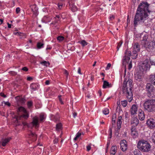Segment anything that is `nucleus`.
I'll list each match as a JSON object with an SVG mask.
<instances>
[{
  "instance_id": "nucleus-1",
  "label": "nucleus",
  "mask_w": 155,
  "mask_h": 155,
  "mask_svg": "<svg viewBox=\"0 0 155 155\" xmlns=\"http://www.w3.org/2000/svg\"><path fill=\"white\" fill-rule=\"evenodd\" d=\"M149 5L146 2L141 3L138 7L135 14L134 21V24L136 26L138 23H144L145 25L148 26V24L146 22L148 20L146 18L148 16L147 12H149Z\"/></svg>"
},
{
  "instance_id": "nucleus-2",
  "label": "nucleus",
  "mask_w": 155,
  "mask_h": 155,
  "mask_svg": "<svg viewBox=\"0 0 155 155\" xmlns=\"http://www.w3.org/2000/svg\"><path fill=\"white\" fill-rule=\"evenodd\" d=\"M132 82L131 79L129 78L127 81V79H125L122 87L123 93L125 94L126 97L129 102L131 101L133 99V94L131 89Z\"/></svg>"
},
{
  "instance_id": "nucleus-3",
  "label": "nucleus",
  "mask_w": 155,
  "mask_h": 155,
  "mask_svg": "<svg viewBox=\"0 0 155 155\" xmlns=\"http://www.w3.org/2000/svg\"><path fill=\"white\" fill-rule=\"evenodd\" d=\"M17 112L18 113L19 112H22L24 113L22 115H19L16 118L15 123H17V126L19 125L22 123L25 126L27 124L24 121V119H27L29 117V115L27 111L25 108L22 107H20L18 108Z\"/></svg>"
},
{
  "instance_id": "nucleus-4",
  "label": "nucleus",
  "mask_w": 155,
  "mask_h": 155,
  "mask_svg": "<svg viewBox=\"0 0 155 155\" xmlns=\"http://www.w3.org/2000/svg\"><path fill=\"white\" fill-rule=\"evenodd\" d=\"M137 147L140 151L145 152L149 151L151 148L150 143L147 141L143 140H140L138 142Z\"/></svg>"
},
{
  "instance_id": "nucleus-5",
  "label": "nucleus",
  "mask_w": 155,
  "mask_h": 155,
  "mask_svg": "<svg viewBox=\"0 0 155 155\" xmlns=\"http://www.w3.org/2000/svg\"><path fill=\"white\" fill-rule=\"evenodd\" d=\"M145 110L149 112H155V99L146 101L143 104Z\"/></svg>"
},
{
  "instance_id": "nucleus-6",
  "label": "nucleus",
  "mask_w": 155,
  "mask_h": 155,
  "mask_svg": "<svg viewBox=\"0 0 155 155\" xmlns=\"http://www.w3.org/2000/svg\"><path fill=\"white\" fill-rule=\"evenodd\" d=\"M137 52L136 51H134L133 53L131 54L130 51H128L127 50H126L124 53L125 55L123 57V62L124 65L125 64V67H126V64L124 62H128L130 59V56H131V58L133 59H136L137 58L138 54Z\"/></svg>"
},
{
  "instance_id": "nucleus-7",
  "label": "nucleus",
  "mask_w": 155,
  "mask_h": 155,
  "mask_svg": "<svg viewBox=\"0 0 155 155\" xmlns=\"http://www.w3.org/2000/svg\"><path fill=\"white\" fill-rule=\"evenodd\" d=\"M141 43L142 45L146 48L152 50L155 48V41H149L147 40H142Z\"/></svg>"
},
{
  "instance_id": "nucleus-8",
  "label": "nucleus",
  "mask_w": 155,
  "mask_h": 155,
  "mask_svg": "<svg viewBox=\"0 0 155 155\" xmlns=\"http://www.w3.org/2000/svg\"><path fill=\"white\" fill-rule=\"evenodd\" d=\"M149 60L148 59H146L141 64L140 66L139 70L143 71V73L144 71H146L147 70H149L150 66L149 63Z\"/></svg>"
},
{
  "instance_id": "nucleus-9",
  "label": "nucleus",
  "mask_w": 155,
  "mask_h": 155,
  "mask_svg": "<svg viewBox=\"0 0 155 155\" xmlns=\"http://www.w3.org/2000/svg\"><path fill=\"white\" fill-rule=\"evenodd\" d=\"M28 127H31L32 128V127H34L36 129H37L39 127V123L38 120V118L37 116L34 117L32 118V121L28 126Z\"/></svg>"
},
{
  "instance_id": "nucleus-10",
  "label": "nucleus",
  "mask_w": 155,
  "mask_h": 155,
  "mask_svg": "<svg viewBox=\"0 0 155 155\" xmlns=\"http://www.w3.org/2000/svg\"><path fill=\"white\" fill-rule=\"evenodd\" d=\"M146 87V90L148 92L147 95L150 97V92H153L155 90V88L150 83H147Z\"/></svg>"
},
{
  "instance_id": "nucleus-11",
  "label": "nucleus",
  "mask_w": 155,
  "mask_h": 155,
  "mask_svg": "<svg viewBox=\"0 0 155 155\" xmlns=\"http://www.w3.org/2000/svg\"><path fill=\"white\" fill-rule=\"evenodd\" d=\"M143 75V71L139 70L135 74V80L138 81H141Z\"/></svg>"
},
{
  "instance_id": "nucleus-12",
  "label": "nucleus",
  "mask_w": 155,
  "mask_h": 155,
  "mask_svg": "<svg viewBox=\"0 0 155 155\" xmlns=\"http://www.w3.org/2000/svg\"><path fill=\"white\" fill-rule=\"evenodd\" d=\"M147 124L150 128L155 127V120L150 118L147 120Z\"/></svg>"
},
{
  "instance_id": "nucleus-13",
  "label": "nucleus",
  "mask_w": 155,
  "mask_h": 155,
  "mask_svg": "<svg viewBox=\"0 0 155 155\" xmlns=\"http://www.w3.org/2000/svg\"><path fill=\"white\" fill-rule=\"evenodd\" d=\"M120 148L123 151H125L127 149V142L126 140H121L120 142Z\"/></svg>"
},
{
  "instance_id": "nucleus-14",
  "label": "nucleus",
  "mask_w": 155,
  "mask_h": 155,
  "mask_svg": "<svg viewBox=\"0 0 155 155\" xmlns=\"http://www.w3.org/2000/svg\"><path fill=\"white\" fill-rule=\"evenodd\" d=\"M15 99L18 103L21 104H24L26 101V100L25 98L21 96H17L15 97Z\"/></svg>"
},
{
  "instance_id": "nucleus-15",
  "label": "nucleus",
  "mask_w": 155,
  "mask_h": 155,
  "mask_svg": "<svg viewBox=\"0 0 155 155\" xmlns=\"http://www.w3.org/2000/svg\"><path fill=\"white\" fill-rule=\"evenodd\" d=\"M137 108L136 105L134 104L131 107L130 109V112L132 115H134L136 114L137 111Z\"/></svg>"
},
{
  "instance_id": "nucleus-16",
  "label": "nucleus",
  "mask_w": 155,
  "mask_h": 155,
  "mask_svg": "<svg viewBox=\"0 0 155 155\" xmlns=\"http://www.w3.org/2000/svg\"><path fill=\"white\" fill-rule=\"evenodd\" d=\"M29 137L32 141H35L36 140L37 135L35 134L31 131L30 133L29 134Z\"/></svg>"
},
{
  "instance_id": "nucleus-17",
  "label": "nucleus",
  "mask_w": 155,
  "mask_h": 155,
  "mask_svg": "<svg viewBox=\"0 0 155 155\" xmlns=\"http://www.w3.org/2000/svg\"><path fill=\"white\" fill-rule=\"evenodd\" d=\"M139 123V120L136 117H133L131 120V124H134L135 126H137Z\"/></svg>"
},
{
  "instance_id": "nucleus-18",
  "label": "nucleus",
  "mask_w": 155,
  "mask_h": 155,
  "mask_svg": "<svg viewBox=\"0 0 155 155\" xmlns=\"http://www.w3.org/2000/svg\"><path fill=\"white\" fill-rule=\"evenodd\" d=\"M122 117L121 115L119 114L118 115L117 121V126L118 127V128L119 129L120 128H121V125L122 123Z\"/></svg>"
},
{
  "instance_id": "nucleus-19",
  "label": "nucleus",
  "mask_w": 155,
  "mask_h": 155,
  "mask_svg": "<svg viewBox=\"0 0 155 155\" xmlns=\"http://www.w3.org/2000/svg\"><path fill=\"white\" fill-rule=\"evenodd\" d=\"M11 139V138L10 137L5 138L4 139H2V145L3 147L5 146L6 144L9 142Z\"/></svg>"
},
{
  "instance_id": "nucleus-20",
  "label": "nucleus",
  "mask_w": 155,
  "mask_h": 155,
  "mask_svg": "<svg viewBox=\"0 0 155 155\" xmlns=\"http://www.w3.org/2000/svg\"><path fill=\"white\" fill-rule=\"evenodd\" d=\"M139 113L138 114L139 118L141 120H143L145 117L144 113L143 111L140 110L139 111Z\"/></svg>"
},
{
  "instance_id": "nucleus-21",
  "label": "nucleus",
  "mask_w": 155,
  "mask_h": 155,
  "mask_svg": "<svg viewBox=\"0 0 155 155\" xmlns=\"http://www.w3.org/2000/svg\"><path fill=\"white\" fill-rule=\"evenodd\" d=\"M104 83L103 85V87L104 88H106L107 87H112V84H109L107 81H104Z\"/></svg>"
},
{
  "instance_id": "nucleus-22",
  "label": "nucleus",
  "mask_w": 155,
  "mask_h": 155,
  "mask_svg": "<svg viewBox=\"0 0 155 155\" xmlns=\"http://www.w3.org/2000/svg\"><path fill=\"white\" fill-rule=\"evenodd\" d=\"M30 87L33 91H35L39 88V86L37 84L32 83L30 85Z\"/></svg>"
},
{
  "instance_id": "nucleus-23",
  "label": "nucleus",
  "mask_w": 155,
  "mask_h": 155,
  "mask_svg": "<svg viewBox=\"0 0 155 155\" xmlns=\"http://www.w3.org/2000/svg\"><path fill=\"white\" fill-rule=\"evenodd\" d=\"M150 80L152 84L155 85V74L150 76Z\"/></svg>"
},
{
  "instance_id": "nucleus-24",
  "label": "nucleus",
  "mask_w": 155,
  "mask_h": 155,
  "mask_svg": "<svg viewBox=\"0 0 155 155\" xmlns=\"http://www.w3.org/2000/svg\"><path fill=\"white\" fill-rule=\"evenodd\" d=\"M117 150V147L116 146H112L111 147L110 153L111 155H114L116 153V150Z\"/></svg>"
},
{
  "instance_id": "nucleus-25",
  "label": "nucleus",
  "mask_w": 155,
  "mask_h": 155,
  "mask_svg": "<svg viewBox=\"0 0 155 155\" xmlns=\"http://www.w3.org/2000/svg\"><path fill=\"white\" fill-rule=\"evenodd\" d=\"M134 51H136L138 52L140 50V47L139 44L137 43H135L134 46Z\"/></svg>"
},
{
  "instance_id": "nucleus-26",
  "label": "nucleus",
  "mask_w": 155,
  "mask_h": 155,
  "mask_svg": "<svg viewBox=\"0 0 155 155\" xmlns=\"http://www.w3.org/2000/svg\"><path fill=\"white\" fill-rule=\"evenodd\" d=\"M62 124L61 123H59L56 125V130L57 131H59L62 129Z\"/></svg>"
},
{
  "instance_id": "nucleus-27",
  "label": "nucleus",
  "mask_w": 155,
  "mask_h": 155,
  "mask_svg": "<svg viewBox=\"0 0 155 155\" xmlns=\"http://www.w3.org/2000/svg\"><path fill=\"white\" fill-rule=\"evenodd\" d=\"M40 63L42 65L45 66L46 67L49 66L50 63L48 61H42L40 62Z\"/></svg>"
},
{
  "instance_id": "nucleus-28",
  "label": "nucleus",
  "mask_w": 155,
  "mask_h": 155,
  "mask_svg": "<svg viewBox=\"0 0 155 155\" xmlns=\"http://www.w3.org/2000/svg\"><path fill=\"white\" fill-rule=\"evenodd\" d=\"M70 6L71 8V9L73 12H75L78 10V8L76 6L74 5L73 4L71 5L70 4Z\"/></svg>"
},
{
  "instance_id": "nucleus-29",
  "label": "nucleus",
  "mask_w": 155,
  "mask_h": 155,
  "mask_svg": "<svg viewBox=\"0 0 155 155\" xmlns=\"http://www.w3.org/2000/svg\"><path fill=\"white\" fill-rule=\"evenodd\" d=\"M116 117V114H114L112 116V125L113 127L115 125V119Z\"/></svg>"
},
{
  "instance_id": "nucleus-30",
  "label": "nucleus",
  "mask_w": 155,
  "mask_h": 155,
  "mask_svg": "<svg viewBox=\"0 0 155 155\" xmlns=\"http://www.w3.org/2000/svg\"><path fill=\"white\" fill-rule=\"evenodd\" d=\"M52 119H53L55 122H57V121H59V117L58 115L56 116H52Z\"/></svg>"
},
{
  "instance_id": "nucleus-31",
  "label": "nucleus",
  "mask_w": 155,
  "mask_h": 155,
  "mask_svg": "<svg viewBox=\"0 0 155 155\" xmlns=\"http://www.w3.org/2000/svg\"><path fill=\"white\" fill-rule=\"evenodd\" d=\"M59 21V20H55L51 24V25H53L55 27H56L58 25V21Z\"/></svg>"
},
{
  "instance_id": "nucleus-32",
  "label": "nucleus",
  "mask_w": 155,
  "mask_h": 155,
  "mask_svg": "<svg viewBox=\"0 0 155 155\" xmlns=\"http://www.w3.org/2000/svg\"><path fill=\"white\" fill-rule=\"evenodd\" d=\"M80 43L81 44L82 46L84 47L88 44V43L86 42L84 40L81 41Z\"/></svg>"
},
{
  "instance_id": "nucleus-33",
  "label": "nucleus",
  "mask_w": 155,
  "mask_h": 155,
  "mask_svg": "<svg viewBox=\"0 0 155 155\" xmlns=\"http://www.w3.org/2000/svg\"><path fill=\"white\" fill-rule=\"evenodd\" d=\"M141 152L138 150H135L134 151V155H141Z\"/></svg>"
},
{
  "instance_id": "nucleus-34",
  "label": "nucleus",
  "mask_w": 155,
  "mask_h": 155,
  "mask_svg": "<svg viewBox=\"0 0 155 155\" xmlns=\"http://www.w3.org/2000/svg\"><path fill=\"white\" fill-rule=\"evenodd\" d=\"M149 60L151 65L155 66V59H152L151 58H150Z\"/></svg>"
},
{
  "instance_id": "nucleus-35",
  "label": "nucleus",
  "mask_w": 155,
  "mask_h": 155,
  "mask_svg": "<svg viewBox=\"0 0 155 155\" xmlns=\"http://www.w3.org/2000/svg\"><path fill=\"white\" fill-rule=\"evenodd\" d=\"M103 113L105 115H107L109 113V110L107 108H105L103 110Z\"/></svg>"
},
{
  "instance_id": "nucleus-36",
  "label": "nucleus",
  "mask_w": 155,
  "mask_h": 155,
  "mask_svg": "<svg viewBox=\"0 0 155 155\" xmlns=\"http://www.w3.org/2000/svg\"><path fill=\"white\" fill-rule=\"evenodd\" d=\"M64 38L62 36H59L57 38V39L59 42L62 41L64 40Z\"/></svg>"
},
{
  "instance_id": "nucleus-37",
  "label": "nucleus",
  "mask_w": 155,
  "mask_h": 155,
  "mask_svg": "<svg viewBox=\"0 0 155 155\" xmlns=\"http://www.w3.org/2000/svg\"><path fill=\"white\" fill-rule=\"evenodd\" d=\"M121 105L124 107H126L127 104V102L126 101H122L121 102Z\"/></svg>"
},
{
  "instance_id": "nucleus-38",
  "label": "nucleus",
  "mask_w": 155,
  "mask_h": 155,
  "mask_svg": "<svg viewBox=\"0 0 155 155\" xmlns=\"http://www.w3.org/2000/svg\"><path fill=\"white\" fill-rule=\"evenodd\" d=\"M33 6L34 7V8H35V10H34L32 8V11L34 12V13L35 15H37V10H38V9H36V5H33Z\"/></svg>"
},
{
  "instance_id": "nucleus-39",
  "label": "nucleus",
  "mask_w": 155,
  "mask_h": 155,
  "mask_svg": "<svg viewBox=\"0 0 155 155\" xmlns=\"http://www.w3.org/2000/svg\"><path fill=\"white\" fill-rule=\"evenodd\" d=\"M81 133H80L78 132L76 135V137L74 138V140H76L78 138H79L81 135Z\"/></svg>"
},
{
  "instance_id": "nucleus-40",
  "label": "nucleus",
  "mask_w": 155,
  "mask_h": 155,
  "mask_svg": "<svg viewBox=\"0 0 155 155\" xmlns=\"http://www.w3.org/2000/svg\"><path fill=\"white\" fill-rule=\"evenodd\" d=\"M150 141L153 142L155 144V136L152 135L150 139Z\"/></svg>"
},
{
  "instance_id": "nucleus-41",
  "label": "nucleus",
  "mask_w": 155,
  "mask_h": 155,
  "mask_svg": "<svg viewBox=\"0 0 155 155\" xmlns=\"http://www.w3.org/2000/svg\"><path fill=\"white\" fill-rule=\"evenodd\" d=\"M43 45L44 44H41L40 42H38L37 44V47L38 48L40 49L42 47Z\"/></svg>"
},
{
  "instance_id": "nucleus-42",
  "label": "nucleus",
  "mask_w": 155,
  "mask_h": 155,
  "mask_svg": "<svg viewBox=\"0 0 155 155\" xmlns=\"http://www.w3.org/2000/svg\"><path fill=\"white\" fill-rule=\"evenodd\" d=\"M13 33L15 35H17L23 36L24 35V34L23 33H21L20 32H14Z\"/></svg>"
},
{
  "instance_id": "nucleus-43",
  "label": "nucleus",
  "mask_w": 155,
  "mask_h": 155,
  "mask_svg": "<svg viewBox=\"0 0 155 155\" xmlns=\"http://www.w3.org/2000/svg\"><path fill=\"white\" fill-rule=\"evenodd\" d=\"M32 102L31 101H28L27 103V105L28 108H30L32 105Z\"/></svg>"
},
{
  "instance_id": "nucleus-44",
  "label": "nucleus",
  "mask_w": 155,
  "mask_h": 155,
  "mask_svg": "<svg viewBox=\"0 0 155 155\" xmlns=\"http://www.w3.org/2000/svg\"><path fill=\"white\" fill-rule=\"evenodd\" d=\"M120 128L119 129L118 128V127H117V128L115 130V134L117 136H118V132H119V130L120 129Z\"/></svg>"
},
{
  "instance_id": "nucleus-45",
  "label": "nucleus",
  "mask_w": 155,
  "mask_h": 155,
  "mask_svg": "<svg viewBox=\"0 0 155 155\" xmlns=\"http://www.w3.org/2000/svg\"><path fill=\"white\" fill-rule=\"evenodd\" d=\"M45 118L44 117V116L43 115H41L40 116V121L41 122L43 121L44 119Z\"/></svg>"
},
{
  "instance_id": "nucleus-46",
  "label": "nucleus",
  "mask_w": 155,
  "mask_h": 155,
  "mask_svg": "<svg viewBox=\"0 0 155 155\" xmlns=\"http://www.w3.org/2000/svg\"><path fill=\"white\" fill-rule=\"evenodd\" d=\"M137 134V132L136 131H133V132H131V134L132 136H136Z\"/></svg>"
},
{
  "instance_id": "nucleus-47",
  "label": "nucleus",
  "mask_w": 155,
  "mask_h": 155,
  "mask_svg": "<svg viewBox=\"0 0 155 155\" xmlns=\"http://www.w3.org/2000/svg\"><path fill=\"white\" fill-rule=\"evenodd\" d=\"M132 64L131 61L129 64L128 68L129 70H130L132 68Z\"/></svg>"
},
{
  "instance_id": "nucleus-48",
  "label": "nucleus",
  "mask_w": 155,
  "mask_h": 155,
  "mask_svg": "<svg viewBox=\"0 0 155 155\" xmlns=\"http://www.w3.org/2000/svg\"><path fill=\"white\" fill-rule=\"evenodd\" d=\"M109 131H110V138H111L112 137V129L111 127H110L109 128Z\"/></svg>"
},
{
  "instance_id": "nucleus-49",
  "label": "nucleus",
  "mask_w": 155,
  "mask_h": 155,
  "mask_svg": "<svg viewBox=\"0 0 155 155\" xmlns=\"http://www.w3.org/2000/svg\"><path fill=\"white\" fill-rule=\"evenodd\" d=\"M111 66V64L110 63H108L106 68V70H108Z\"/></svg>"
},
{
  "instance_id": "nucleus-50",
  "label": "nucleus",
  "mask_w": 155,
  "mask_h": 155,
  "mask_svg": "<svg viewBox=\"0 0 155 155\" xmlns=\"http://www.w3.org/2000/svg\"><path fill=\"white\" fill-rule=\"evenodd\" d=\"M61 95H59V96H58V97H59V100L61 103L62 104H63V102L62 101V99L61 98Z\"/></svg>"
},
{
  "instance_id": "nucleus-51",
  "label": "nucleus",
  "mask_w": 155,
  "mask_h": 155,
  "mask_svg": "<svg viewBox=\"0 0 155 155\" xmlns=\"http://www.w3.org/2000/svg\"><path fill=\"white\" fill-rule=\"evenodd\" d=\"M64 74L66 75V78L67 79L69 74L68 71L66 70H64Z\"/></svg>"
},
{
  "instance_id": "nucleus-52",
  "label": "nucleus",
  "mask_w": 155,
  "mask_h": 155,
  "mask_svg": "<svg viewBox=\"0 0 155 155\" xmlns=\"http://www.w3.org/2000/svg\"><path fill=\"white\" fill-rule=\"evenodd\" d=\"M62 6L63 4H62L58 3V8L59 9H61L62 8Z\"/></svg>"
},
{
  "instance_id": "nucleus-53",
  "label": "nucleus",
  "mask_w": 155,
  "mask_h": 155,
  "mask_svg": "<svg viewBox=\"0 0 155 155\" xmlns=\"http://www.w3.org/2000/svg\"><path fill=\"white\" fill-rule=\"evenodd\" d=\"M21 70H23L24 71H27L28 70V68L26 67H24L23 68L21 69Z\"/></svg>"
},
{
  "instance_id": "nucleus-54",
  "label": "nucleus",
  "mask_w": 155,
  "mask_h": 155,
  "mask_svg": "<svg viewBox=\"0 0 155 155\" xmlns=\"http://www.w3.org/2000/svg\"><path fill=\"white\" fill-rule=\"evenodd\" d=\"M54 18H55V20L59 19V21L60 20V17L58 15H56V16Z\"/></svg>"
},
{
  "instance_id": "nucleus-55",
  "label": "nucleus",
  "mask_w": 155,
  "mask_h": 155,
  "mask_svg": "<svg viewBox=\"0 0 155 155\" xmlns=\"http://www.w3.org/2000/svg\"><path fill=\"white\" fill-rule=\"evenodd\" d=\"M20 11V8H19L18 7L16 8V11L17 13H18Z\"/></svg>"
},
{
  "instance_id": "nucleus-56",
  "label": "nucleus",
  "mask_w": 155,
  "mask_h": 155,
  "mask_svg": "<svg viewBox=\"0 0 155 155\" xmlns=\"http://www.w3.org/2000/svg\"><path fill=\"white\" fill-rule=\"evenodd\" d=\"M122 43H123V41H120V42L119 43H118V44L117 46H118V47H120L121 46V45H122Z\"/></svg>"
},
{
  "instance_id": "nucleus-57",
  "label": "nucleus",
  "mask_w": 155,
  "mask_h": 155,
  "mask_svg": "<svg viewBox=\"0 0 155 155\" xmlns=\"http://www.w3.org/2000/svg\"><path fill=\"white\" fill-rule=\"evenodd\" d=\"M58 138H55L54 140V143H57L58 142Z\"/></svg>"
},
{
  "instance_id": "nucleus-58",
  "label": "nucleus",
  "mask_w": 155,
  "mask_h": 155,
  "mask_svg": "<svg viewBox=\"0 0 155 155\" xmlns=\"http://www.w3.org/2000/svg\"><path fill=\"white\" fill-rule=\"evenodd\" d=\"M0 95L5 98L6 97V95H5L3 93H0Z\"/></svg>"
},
{
  "instance_id": "nucleus-59",
  "label": "nucleus",
  "mask_w": 155,
  "mask_h": 155,
  "mask_svg": "<svg viewBox=\"0 0 155 155\" xmlns=\"http://www.w3.org/2000/svg\"><path fill=\"white\" fill-rule=\"evenodd\" d=\"M87 150L88 151H89L91 150V147L90 145H88L87 147Z\"/></svg>"
},
{
  "instance_id": "nucleus-60",
  "label": "nucleus",
  "mask_w": 155,
  "mask_h": 155,
  "mask_svg": "<svg viewBox=\"0 0 155 155\" xmlns=\"http://www.w3.org/2000/svg\"><path fill=\"white\" fill-rule=\"evenodd\" d=\"M133 131H136V128L135 127H133L131 129V132H133Z\"/></svg>"
},
{
  "instance_id": "nucleus-61",
  "label": "nucleus",
  "mask_w": 155,
  "mask_h": 155,
  "mask_svg": "<svg viewBox=\"0 0 155 155\" xmlns=\"http://www.w3.org/2000/svg\"><path fill=\"white\" fill-rule=\"evenodd\" d=\"M33 79V78L31 77H28L27 78V80L28 81H30Z\"/></svg>"
},
{
  "instance_id": "nucleus-62",
  "label": "nucleus",
  "mask_w": 155,
  "mask_h": 155,
  "mask_svg": "<svg viewBox=\"0 0 155 155\" xmlns=\"http://www.w3.org/2000/svg\"><path fill=\"white\" fill-rule=\"evenodd\" d=\"M5 104L7 105L8 106H10L11 105L10 104L9 102H5Z\"/></svg>"
},
{
  "instance_id": "nucleus-63",
  "label": "nucleus",
  "mask_w": 155,
  "mask_h": 155,
  "mask_svg": "<svg viewBox=\"0 0 155 155\" xmlns=\"http://www.w3.org/2000/svg\"><path fill=\"white\" fill-rule=\"evenodd\" d=\"M73 116L74 118H75L77 116V113L76 112H74L73 113Z\"/></svg>"
},
{
  "instance_id": "nucleus-64",
  "label": "nucleus",
  "mask_w": 155,
  "mask_h": 155,
  "mask_svg": "<svg viewBox=\"0 0 155 155\" xmlns=\"http://www.w3.org/2000/svg\"><path fill=\"white\" fill-rule=\"evenodd\" d=\"M50 83V81L49 80H47L45 82V84L46 85H48Z\"/></svg>"
}]
</instances>
